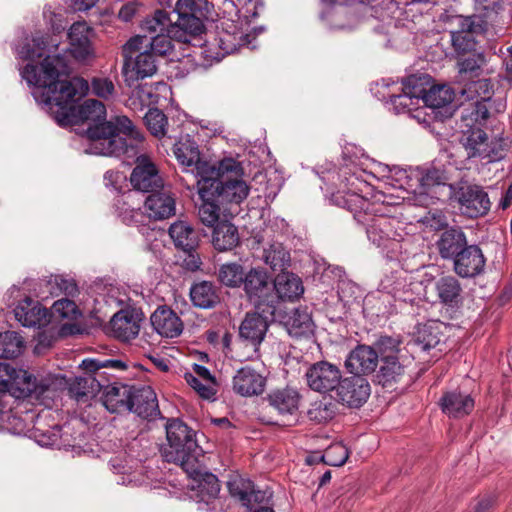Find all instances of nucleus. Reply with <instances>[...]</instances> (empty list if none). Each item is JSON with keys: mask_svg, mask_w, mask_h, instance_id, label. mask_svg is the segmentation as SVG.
Masks as SVG:
<instances>
[{"mask_svg": "<svg viewBox=\"0 0 512 512\" xmlns=\"http://www.w3.org/2000/svg\"><path fill=\"white\" fill-rule=\"evenodd\" d=\"M92 92L103 99H108L114 94V84L109 78H93L91 81Z\"/></svg>", "mask_w": 512, "mask_h": 512, "instance_id": "nucleus-64", "label": "nucleus"}, {"mask_svg": "<svg viewBox=\"0 0 512 512\" xmlns=\"http://www.w3.org/2000/svg\"><path fill=\"white\" fill-rule=\"evenodd\" d=\"M68 73V64L63 55H47L41 64H27L21 70L22 78L29 86L34 87L33 96L39 103L56 106V119L60 125L78 124L90 121L92 128L100 123L108 122L105 105L96 99H87L81 105L76 101L89 91L88 82L80 77L71 80H59L61 75Z\"/></svg>", "mask_w": 512, "mask_h": 512, "instance_id": "nucleus-1", "label": "nucleus"}, {"mask_svg": "<svg viewBox=\"0 0 512 512\" xmlns=\"http://www.w3.org/2000/svg\"><path fill=\"white\" fill-rule=\"evenodd\" d=\"M348 458V448L342 443H334L325 450L319 460L326 465L340 467L346 463Z\"/></svg>", "mask_w": 512, "mask_h": 512, "instance_id": "nucleus-52", "label": "nucleus"}, {"mask_svg": "<svg viewBox=\"0 0 512 512\" xmlns=\"http://www.w3.org/2000/svg\"><path fill=\"white\" fill-rule=\"evenodd\" d=\"M272 284L266 271L260 268H251L246 274L242 283L243 290L254 306L255 310L269 314V309L275 308L272 305L276 298L272 294Z\"/></svg>", "mask_w": 512, "mask_h": 512, "instance_id": "nucleus-7", "label": "nucleus"}, {"mask_svg": "<svg viewBox=\"0 0 512 512\" xmlns=\"http://www.w3.org/2000/svg\"><path fill=\"white\" fill-rule=\"evenodd\" d=\"M378 364V353L373 347L358 345L345 360V367L355 376L370 374Z\"/></svg>", "mask_w": 512, "mask_h": 512, "instance_id": "nucleus-22", "label": "nucleus"}, {"mask_svg": "<svg viewBox=\"0 0 512 512\" xmlns=\"http://www.w3.org/2000/svg\"><path fill=\"white\" fill-rule=\"evenodd\" d=\"M468 244L467 236L461 227L447 226L439 234L435 246L443 260L452 261Z\"/></svg>", "mask_w": 512, "mask_h": 512, "instance_id": "nucleus-19", "label": "nucleus"}, {"mask_svg": "<svg viewBox=\"0 0 512 512\" xmlns=\"http://www.w3.org/2000/svg\"><path fill=\"white\" fill-rule=\"evenodd\" d=\"M248 35L243 33L222 32L219 34L218 45L224 54H232L241 46L246 45Z\"/></svg>", "mask_w": 512, "mask_h": 512, "instance_id": "nucleus-56", "label": "nucleus"}, {"mask_svg": "<svg viewBox=\"0 0 512 512\" xmlns=\"http://www.w3.org/2000/svg\"><path fill=\"white\" fill-rule=\"evenodd\" d=\"M148 35H136L123 46L122 72L129 86L139 80L152 77L158 69V59L145 48Z\"/></svg>", "mask_w": 512, "mask_h": 512, "instance_id": "nucleus-5", "label": "nucleus"}, {"mask_svg": "<svg viewBox=\"0 0 512 512\" xmlns=\"http://www.w3.org/2000/svg\"><path fill=\"white\" fill-rule=\"evenodd\" d=\"M199 491L203 496H207L208 499L213 500L212 503L215 502L219 492H220V483L218 478L212 473H205L203 475L202 480L199 482Z\"/></svg>", "mask_w": 512, "mask_h": 512, "instance_id": "nucleus-60", "label": "nucleus"}, {"mask_svg": "<svg viewBox=\"0 0 512 512\" xmlns=\"http://www.w3.org/2000/svg\"><path fill=\"white\" fill-rule=\"evenodd\" d=\"M59 427L56 425L52 430L43 431L39 427H35L33 431V437L36 442L41 446H53L58 443L59 440Z\"/></svg>", "mask_w": 512, "mask_h": 512, "instance_id": "nucleus-63", "label": "nucleus"}, {"mask_svg": "<svg viewBox=\"0 0 512 512\" xmlns=\"http://www.w3.org/2000/svg\"><path fill=\"white\" fill-rule=\"evenodd\" d=\"M482 62L483 59L480 56L468 57L459 62L458 83L462 84V82H465L466 80L473 79L474 77H479L482 71Z\"/></svg>", "mask_w": 512, "mask_h": 512, "instance_id": "nucleus-55", "label": "nucleus"}, {"mask_svg": "<svg viewBox=\"0 0 512 512\" xmlns=\"http://www.w3.org/2000/svg\"><path fill=\"white\" fill-rule=\"evenodd\" d=\"M200 198L202 199L203 203L198 209L199 219L204 225L213 227L216 223H218L220 217V203L216 201V199H205L204 197Z\"/></svg>", "mask_w": 512, "mask_h": 512, "instance_id": "nucleus-53", "label": "nucleus"}, {"mask_svg": "<svg viewBox=\"0 0 512 512\" xmlns=\"http://www.w3.org/2000/svg\"><path fill=\"white\" fill-rule=\"evenodd\" d=\"M243 169L233 158L219 162L216 174L208 173L197 180L198 194L205 199H216L221 205L239 204L249 194V186L241 179Z\"/></svg>", "mask_w": 512, "mask_h": 512, "instance_id": "nucleus-3", "label": "nucleus"}, {"mask_svg": "<svg viewBox=\"0 0 512 512\" xmlns=\"http://www.w3.org/2000/svg\"><path fill=\"white\" fill-rule=\"evenodd\" d=\"M212 243L218 251L233 249L239 243L237 227L228 221L218 223L213 230Z\"/></svg>", "mask_w": 512, "mask_h": 512, "instance_id": "nucleus-35", "label": "nucleus"}, {"mask_svg": "<svg viewBox=\"0 0 512 512\" xmlns=\"http://www.w3.org/2000/svg\"><path fill=\"white\" fill-rule=\"evenodd\" d=\"M450 23L457 26L451 32H470L472 34H483L486 31V22L479 15L462 16L455 15L450 18Z\"/></svg>", "mask_w": 512, "mask_h": 512, "instance_id": "nucleus-48", "label": "nucleus"}, {"mask_svg": "<svg viewBox=\"0 0 512 512\" xmlns=\"http://www.w3.org/2000/svg\"><path fill=\"white\" fill-rule=\"evenodd\" d=\"M144 122L149 132L158 139L164 137L169 139L177 138L176 135L168 134L167 116L158 108H150L144 116Z\"/></svg>", "mask_w": 512, "mask_h": 512, "instance_id": "nucleus-42", "label": "nucleus"}, {"mask_svg": "<svg viewBox=\"0 0 512 512\" xmlns=\"http://www.w3.org/2000/svg\"><path fill=\"white\" fill-rule=\"evenodd\" d=\"M451 42L454 50L458 54H464L472 51L475 48L476 41L470 32H450Z\"/></svg>", "mask_w": 512, "mask_h": 512, "instance_id": "nucleus-59", "label": "nucleus"}, {"mask_svg": "<svg viewBox=\"0 0 512 512\" xmlns=\"http://www.w3.org/2000/svg\"><path fill=\"white\" fill-rule=\"evenodd\" d=\"M435 290L440 303L456 307L462 301V286L459 280L451 275L439 278L435 283Z\"/></svg>", "mask_w": 512, "mask_h": 512, "instance_id": "nucleus-33", "label": "nucleus"}, {"mask_svg": "<svg viewBox=\"0 0 512 512\" xmlns=\"http://www.w3.org/2000/svg\"><path fill=\"white\" fill-rule=\"evenodd\" d=\"M92 32V28L86 22H76L70 27L68 32L69 49L74 58L85 60L92 55Z\"/></svg>", "mask_w": 512, "mask_h": 512, "instance_id": "nucleus-25", "label": "nucleus"}, {"mask_svg": "<svg viewBox=\"0 0 512 512\" xmlns=\"http://www.w3.org/2000/svg\"><path fill=\"white\" fill-rule=\"evenodd\" d=\"M439 404L443 413L457 419L470 414L474 409L475 401L470 394L453 390L444 393Z\"/></svg>", "mask_w": 512, "mask_h": 512, "instance_id": "nucleus-28", "label": "nucleus"}, {"mask_svg": "<svg viewBox=\"0 0 512 512\" xmlns=\"http://www.w3.org/2000/svg\"><path fill=\"white\" fill-rule=\"evenodd\" d=\"M418 176L419 185L425 191L435 186L445 185L448 180L444 170L436 167L421 170Z\"/></svg>", "mask_w": 512, "mask_h": 512, "instance_id": "nucleus-54", "label": "nucleus"}, {"mask_svg": "<svg viewBox=\"0 0 512 512\" xmlns=\"http://www.w3.org/2000/svg\"><path fill=\"white\" fill-rule=\"evenodd\" d=\"M275 308L269 309V314L259 310L247 313L239 327V337L244 342L253 347L254 352H258L260 344L263 342L269 325L275 322Z\"/></svg>", "mask_w": 512, "mask_h": 512, "instance_id": "nucleus-10", "label": "nucleus"}, {"mask_svg": "<svg viewBox=\"0 0 512 512\" xmlns=\"http://www.w3.org/2000/svg\"><path fill=\"white\" fill-rule=\"evenodd\" d=\"M23 347V339L18 333L14 331L0 333V358H15L21 354Z\"/></svg>", "mask_w": 512, "mask_h": 512, "instance_id": "nucleus-47", "label": "nucleus"}, {"mask_svg": "<svg viewBox=\"0 0 512 512\" xmlns=\"http://www.w3.org/2000/svg\"><path fill=\"white\" fill-rule=\"evenodd\" d=\"M113 335L123 341L134 339L140 330V325L133 312L120 310L110 320Z\"/></svg>", "mask_w": 512, "mask_h": 512, "instance_id": "nucleus-32", "label": "nucleus"}, {"mask_svg": "<svg viewBox=\"0 0 512 512\" xmlns=\"http://www.w3.org/2000/svg\"><path fill=\"white\" fill-rule=\"evenodd\" d=\"M245 274L241 264L225 263L218 270V280L227 287L238 288L242 286Z\"/></svg>", "mask_w": 512, "mask_h": 512, "instance_id": "nucleus-46", "label": "nucleus"}, {"mask_svg": "<svg viewBox=\"0 0 512 512\" xmlns=\"http://www.w3.org/2000/svg\"><path fill=\"white\" fill-rule=\"evenodd\" d=\"M264 262L273 271L283 272L290 265V253L281 243H273L263 252Z\"/></svg>", "mask_w": 512, "mask_h": 512, "instance_id": "nucleus-45", "label": "nucleus"}, {"mask_svg": "<svg viewBox=\"0 0 512 512\" xmlns=\"http://www.w3.org/2000/svg\"><path fill=\"white\" fill-rule=\"evenodd\" d=\"M143 35L154 36L161 33H172V20L167 12L163 10L155 11L151 17H146L141 24Z\"/></svg>", "mask_w": 512, "mask_h": 512, "instance_id": "nucleus-43", "label": "nucleus"}, {"mask_svg": "<svg viewBox=\"0 0 512 512\" xmlns=\"http://www.w3.org/2000/svg\"><path fill=\"white\" fill-rule=\"evenodd\" d=\"M252 486V481L248 479H236L228 482L229 493L232 497L238 499L242 505L247 500L249 489Z\"/></svg>", "mask_w": 512, "mask_h": 512, "instance_id": "nucleus-62", "label": "nucleus"}, {"mask_svg": "<svg viewBox=\"0 0 512 512\" xmlns=\"http://www.w3.org/2000/svg\"><path fill=\"white\" fill-rule=\"evenodd\" d=\"M454 198L459 204L460 212L468 218L485 216L491 208L488 193L480 185H459L454 188Z\"/></svg>", "mask_w": 512, "mask_h": 512, "instance_id": "nucleus-8", "label": "nucleus"}, {"mask_svg": "<svg viewBox=\"0 0 512 512\" xmlns=\"http://www.w3.org/2000/svg\"><path fill=\"white\" fill-rule=\"evenodd\" d=\"M128 363L124 358H86L82 360L80 367L90 372V375L101 384V391H103L106 386H113L111 383L115 378L113 372L127 370Z\"/></svg>", "mask_w": 512, "mask_h": 512, "instance_id": "nucleus-14", "label": "nucleus"}, {"mask_svg": "<svg viewBox=\"0 0 512 512\" xmlns=\"http://www.w3.org/2000/svg\"><path fill=\"white\" fill-rule=\"evenodd\" d=\"M487 101L477 100L472 105V109H465L462 112L461 120L465 122V127L472 128L475 125H483L489 118Z\"/></svg>", "mask_w": 512, "mask_h": 512, "instance_id": "nucleus-50", "label": "nucleus"}, {"mask_svg": "<svg viewBox=\"0 0 512 512\" xmlns=\"http://www.w3.org/2000/svg\"><path fill=\"white\" fill-rule=\"evenodd\" d=\"M171 35H173V33H161L150 36L143 45H145V48L151 51L157 59L158 57L170 56L174 50Z\"/></svg>", "mask_w": 512, "mask_h": 512, "instance_id": "nucleus-49", "label": "nucleus"}, {"mask_svg": "<svg viewBox=\"0 0 512 512\" xmlns=\"http://www.w3.org/2000/svg\"><path fill=\"white\" fill-rule=\"evenodd\" d=\"M487 134L479 127H472L461 138V143L465 148L468 158L479 157L485 152L487 144Z\"/></svg>", "mask_w": 512, "mask_h": 512, "instance_id": "nucleus-39", "label": "nucleus"}, {"mask_svg": "<svg viewBox=\"0 0 512 512\" xmlns=\"http://www.w3.org/2000/svg\"><path fill=\"white\" fill-rule=\"evenodd\" d=\"M454 93L448 86H433L426 93L424 104L431 108H441L453 101Z\"/></svg>", "mask_w": 512, "mask_h": 512, "instance_id": "nucleus-51", "label": "nucleus"}, {"mask_svg": "<svg viewBox=\"0 0 512 512\" xmlns=\"http://www.w3.org/2000/svg\"><path fill=\"white\" fill-rule=\"evenodd\" d=\"M400 341L391 336H381L375 342V351L378 353V360L388 359V357H397Z\"/></svg>", "mask_w": 512, "mask_h": 512, "instance_id": "nucleus-57", "label": "nucleus"}, {"mask_svg": "<svg viewBox=\"0 0 512 512\" xmlns=\"http://www.w3.org/2000/svg\"><path fill=\"white\" fill-rule=\"evenodd\" d=\"M432 78L428 74H413L402 81L403 92L413 97L418 102L420 99L425 101L426 93L431 87Z\"/></svg>", "mask_w": 512, "mask_h": 512, "instance_id": "nucleus-44", "label": "nucleus"}, {"mask_svg": "<svg viewBox=\"0 0 512 512\" xmlns=\"http://www.w3.org/2000/svg\"><path fill=\"white\" fill-rule=\"evenodd\" d=\"M91 140V149L95 154L104 156H125L135 158L149 157L148 143L141 131L125 115L112 117L108 122L100 123L86 130Z\"/></svg>", "mask_w": 512, "mask_h": 512, "instance_id": "nucleus-2", "label": "nucleus"}, {"mask_svg": "<svg viewBox=\"0 0 512 512\" xmlns=\"http://www.w3.org/2000/svg\"><path fill=\"white\" fill-rule=\"evenodd\" d=\"M165 428L167 444L161 449L164 460L180 465L188 474H197L203 450L195 432L180 419L168 420Z\"/></svg>", "mask_w": 512, "mask_h": 512, "instance_id": "nucleus-4", "label": "nucleus"}, {"mask_svg": "<svg viewBox=\"0 0 512 512\" xmlns=\"http://www.w3.org/2000/svg\"><path fill=\"white\" fill-rule=\"evenodd\" d=\"M300 395L291 388L279 389L271 392L266 401L269 407L276 410L279 414H294L298 409Z\"/></svg>", "mask_w": 512, "mask_h": 512, "instance_id": "nucleus-34", "label": "nucleus"}, {"mask_svg": "<svg viewBox=\"0 0 512 512\" xmlns=\"http://www.w3.org/2000/svg\"><path fill=\"white\" fill-rule=\"evenodd\" d=\"M265 378L255 369L246 366L239 369L233 377V391L241 396L260 395L265 388Z\"/></svg>", "mask_w": 512, "mask_h": 512, "instance_id": "nucleus-24", "label": "nucleus"}, {"mask_svg": "<svg viewBox=\"0 0 512 512\" xmlns=\"http://www.w3.org/2000/svg\"><path fill=\"white\" fill-rule=\"evenodd\" d=\"M168 232L175 247L187 254L184 266L190 271L198 270L202 262L196 253L200 241L197 231L188 222L178 220L171 224Z\"/></svg>", "mask_w": 512, "mask_h": 512, "instance_id": "nucleus-9", "label": "nucleus"}, {"mask_svg": "<svg viewBox=\"0 0 512 512\" xmlns=\"http://www.w3.org/2000/svg\"><path fill=\"white\" fill-rule=\"evenodd\" d=\"M274 290L272 294L276 297L273 306L275 310L280 311L284 309V302H293L300 298L304 292V287L301 279L292 273L278 274L272 284Z\"/></svg>", "mask_w": 512, "mask_h": 512, "instance_id": "nucleus-18", "label": "nucleus"}, {"mask_svg": "<svg viewBox=\"0 0 512 512\" xmlns=\"http://www.w3.org/2000/svg\"><path fill=\"white\" fill-rule=\"evenodd\" d=\"M275 314V322L282 324L292 337L306 338L314 332V323L307 308H295L290 313L281 309Z\"/></svg>", "mask_w": 512, "mask_h": 512, "instance_id": "nucleus-16", "label": "nucleus"}, {"mask_svg": "<svg viewBox=\"0 0 512 512\" xmlns=\"http://www.w3.org/2000/svg\"><path fill=\"white\" fill-rule=\"evenodd\" d=\"M307 414L310 420L322 423L331 420L334 417L335 411L332 403L318 401L312 404Z\"/></svg>", "mask_w": 512, "mask_h": 512, "instance_id": "nucleus-58", "label": "nucleus"}, {"mask_svg": "<svg viewBox=\"0 0 512 512\" xmlns=\"http://www.w3.org/2000/svg\"><path fill=\"white\" fill-rule=\"evenodd\" d=\"M305 378L311 390L326 394L336 390L342 373L337 365L328 361H318L307 369Z\"/></svg>", "mask_w": 512, "mask_h": 512, "instance_id": "nucleus-11", "label": "nucleus"}, {"mask_svg": "<svg viewBox=\"0 0 512 512\" xmlns=\"http://www.w3.org/2000/svg\"><path fill=\"white\" fill-rule=\"evenodd\" d=\"M339 204L350 211L354 219L359 223H366L372 213H378L382 206L369 201L356 192H346L337 198Z\"/></svg>", "mask_w": 512, "mask_h": 512, "instance_id": "nucleus-26", "label": "nucleus"}, {"mask_svg": "<svg viewBox=\"0 0 512 512\" xmlns=\"http://www.w3.org/2000/svg\"><path fill=\"white\" fill-rule=\"evenodd\" d=\"M453 271L461 278H473L484 271L486 259L481 248L468 244L457 257L452 259Z\"/></svg>", "mask_w": 512, "mask_h": 512, "instance_id": "nucleus-17", "label": "nucleus"}, {"mask_svg": "<svg viewBox=\"0 0 512 512\" xmlns=\"http://www.w3.org/2000/svg\"><path fill=\"white\" fill-rule=\"evenodd\" d=\"M7 367L9 375L3 376V380L7 383L10 396L16 399L33 398L40 400L50 391L53 384L50 378H41L38 380L28 371L16 369L8 363H0V368Z\"/></svg>", "mask_w": 512, "mask_h": 512, "instance_id": "nucleus-6", "label": "nucleus"}, {"mask_svg": "<svg viewBox=\"0 0 512 512\" xmlns=\"http://www.w3.org/2000/svg\"><path fill=\"white\" fill-rule=\"evenodd\" d=\"M130 182L135 190L149 194L164 186V180L150 157L140 158L131 173Z\"/></svg>", "mask_w": 512, "mask_h": 512, "instance_id": "nucleus-15", "label": "nucleus"}, {"mask_svg": "<svg viewBox=\"0 0 512 512\" xmlns=\"http://www.w3.org/2000/svg\"><path fill=\"white\" fill-rule=\"evenodd\" d=\"M463 86L459 88V93L469 101L484 100L489 101L493 94V84L490 79L481 78L477 80H466L462 82Z\"/></svg>", "mask_w": 512, "mask_h": 512, "instance_id": "nucleus-38", "label": "nucleus"}, {"mask_svg": "<svg viewBox=\"0 0 512 512\" xmlns=\"http://www.w3.org/2000/svg\"><path fill=\"white\" fill-rule=\"evenodd\" d=\"M129 406L128 412H133L143 419H155L160 414L156 394L149 386H133Z\"/></svg>", "mask_w": 512, "mask_h": 512, "instance_id": "nucleus-20", "label": "nucleus"}, {"mask_svg": "<svg viewBox=\"0 0 512 512\" xmlns=\"http://www.w3.org/2000/svg\"><path fill=\"white\" fill-rule=\"evenodd\" d=\"M404 373L405 368L399 362L398 357H388V359L381 361L377 380L383 387H389L393 383L400 381Z\"/></svg>", "mask_w": 512, "mask_h": 512, "instance_id": "nucleus-41", "label": "nucleus"}, {"mask_svg": "<svg viewBox=\"0 0 512 512\" xmlns=\"http://www.w3.org/2000/svg\"><path fill=\"white\" fill-rule=\"evenodd\" d=\"M335 391V399L339 403L349 408H360L367 402L371 388L366 378L352 375L341 379Z\"/></svg>", "mask_w": 512, "mask_h": 512, "instance_id": "nucleus-13", "label": "nucleus"}, {"mask_svg": "<svg viewBox=\"0 0 512 512\" xmlns=\"http://www.w3.org/2000/svg\"><path fill=\"white\" fill-rule=\"evenodd\" d=\"M383 208L378 213H372L365 226L366 234L371 242L378 247H387L388 242L394 239L392 220L383 213Z\"/></svg>", "mask_w": 512, "mask_h": 512, "instance_id": "nucleus-23", "label": "nucleus"}, {"mask_svg": "<svg viewBox=\"0 0 512 512\" xmlns=\"http://www.w3.org/2000/svg\"><path fill=\"white\" fill-rule=\"evenodd\" d=\"M174 154L181 165L194 167L198 179H203L208 173L216 174L215 166L201 160L198 145L189 135L179 137L174 143Z\"/></svg>", "mask_w": 512, "mask_h": 512, "instance_id": "nucleus-12", "label": "nucleus"}, {"mask_svg": "<svg viewBox=\"0 0 512 512\" xmlns=\"http://www.w3.org/2000/svg\"><path fill=\"white\" fill-rule=\"evenodd\" d=\"M133 386L113 382L102 391L101 402L110 413H125L129 410V402Z\"/></svg>", "mask_w": 512, "mask_h": 512, "instance_id": "nucleus-29", "label": "nucleus"}, {"mask_svg": "<svg viewBox=\"0 0 512 512\" xmlns=\"http://www.w3.org/2000/svg\"><path fill=\"white\" fill-rule=\"evenodd\" d=\"M204 31L203 21L194 14H180L175 22L172 21L173 37L178 42L190 43L192 39Z\"/></svg>", "mask_w": 512, "mask_h": 512, "instance_id": "nucleus-31", "label": "nucleus"}, {"mask_svg": "<svg viewBox=\"0 0 512 512\" xmlns=\"http://www.w3.org/2000/svg\"><path fill=\"white\" fill-rule=\"evenodd\" d=\"M190 298L194 306L202 309L213 308L220 301L214 285L208 281L194 284L190 288Z\"/></svg>", "mask_w": 512, "mask_h": 512, "instance_id": "nucleus-37", "label": "nucleus"}, {"mask_svg": "<svg viewBox=\"0 0 512 512\" xmlns=\"http://www.w3.org/2000/svg\"><path fill=\"white\" fill-rule=\"evenodd\" d=\"M507 145L502 138H497L491 142H487L485 152L482 159H487L489 162H496L503 159L506 155Z\"/></svg>", "mask_w": 512, "mask_h": 512, "instance_id": "nucleus-61", "label": "nucleus"}, {"mask_svg": "<svg viewBox=\"0 0 512 512\" xmlns=\"http://www.w3.org/2000/svg\"><path fill=\"white\" fill-rule=\"evenodd\" d=\"M154 330L166 338L178 337L183 330V323L178 315L166 306L158 307L150 317Z\"/></svg>", "mask_w": 512, "mask_h": 512, "instance_id": "nucleus-27", "label": "nucleus"}, {"mask_svg": "<svg viewBox=\"0 0 512 512\" xmlns=\"http://www.w3.org/2000/svg\"><path fill=\"white\" fill-rule=\"evenodd\" d=\"M14 315L24 327H41L49 321L48 310L29 298L15 307Z\"/></svg>", "mask_w": 512, "mask_h": 512, "instance_id": "nucleus-30", "label": "nucleus"}, {"mask_svg": "<svg viewBox=\"0 0 512 512\" xmlns=\"http://www.w3.org/2000/svg\"><path fill=\"white\" fill-rule=\"evenodd\" d=\"M144 207L148 212L149 218L154 220H164L176 212V201L174 194L163 186L159 190L148 195Z\"/></svg>", "mask_w": 512, "mask_h": 512, "instance_id": "nucleus-21", "label": "nucleus"}, {"mask_svg": "<svg viewBox=\"0 0 512 512\" xmlns=\"http://www.w3.org/2000/svg\"><path fill=\"white\" fill-rule=\"evenodd\" d=\"M440 341V324L437 322H429L418 327L412 343L422 351H428L431 348L436 347Z\"/></svg>", "mask_w": 512, "mask_h": 512, "instance_id": "nucleus-40", "label": "nucleus"}, {"mask_svg": "<svg viewBox=\"0 0 512 512\" xmlns=\"http://www.w3.org/2000/svg\"><path fill=\"white\" fill-rule=\"evenodd\" d=\"M99 392H101V384L86 371L84 376L76 377L69 386L70 395L78 402L94 398Z\"/></svg>", "mask_w": 512, "mask_h": 512, "instance_id": "nucleus-36", "label": "nucleus"}]
</instances>
